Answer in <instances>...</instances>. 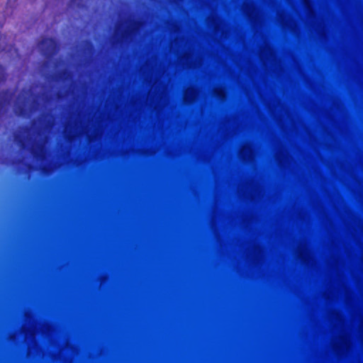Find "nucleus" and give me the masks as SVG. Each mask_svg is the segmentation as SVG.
<instances>
[{
  "label": "nucleus",
  "instance_id": "2",
  "mask_svg": "<svg viewBox=\"0 0 363 363\" xmlns=\"http://www.w3.org/2000/svg\"><path fill=\"white\" fill-rule=\"evenodd\" d=\"M35 162V165L40 167H50L52 164L54 160H33Z\"/></svg>",
  "mask_w": 363,
  "mask_h": 363
},
{
  "label": "nucleus",
  "instance_id": "4",
  "mask_svg": "<svg viewBox=\"0 0 363 363\" xmlns=\"http://www.w3.org/2000/svg\"><path fill=\"white\" fill-rule=\"evenodd\" d=\"M219 96L221 98H224L225 96V94H224V91L223 90H220V92H219Z\"/></svg>",
  "mask_w": 363,
  "mask_h": 363
},
{
  "label": "nucleus",
  "instance_id": "5",
  "mask_svg": "<svg viewBox=\"0 0 363 363\" xmlns=\"http://www.w3.org/2000/svg\"><path fill=\"white\" fill-rule=\"evenodd\" d=\"M344 343L347 346V342L346 340H343Z\"/></svg>",
  "mask_w": 363,
  "mask_h": 363
},
{
  "label": "nucleus",
  "instance_id": "6",
  "mask_svg": "<svg viewBox=\"0 0 363 363\" xmlns=\"http://www.w3.org/2000/svg\"><path fill=\"white\" fill-rule=\"evenodd\" d=\"M31 335L33 337H34V330L32 331Z\"/></svg>",
  "mask_w": 363,
  "mask_h": 363
},
{
  "label": "nucleus",
  "instance_id": "3",
  "mask_svg": "<svg viewBox=\"0 0 363 363\" xmlns=\"http://www.w3.org/2000/svg\"><path fill=\"white\" fill-rule=\"evenodd\" d=\"M16 0H8L7 4L9 6L12 7L13 4L16 2Z\"/></svg>",
  "mask_w": 363,
  "mask_h": 363
},
{
  "label": "nucleus",
  "instance_id": "1",
  "mask_svg": "<svg viewBox=\"0 0 363 363\" xmlns=\"http://www.w3.org/2000/svg\"><path fill=\"white\" fill-rule=\"evenodd\" d=\"M196 97V91L193 88H189L186 90L184 100L187 102L193 101Z\"/></svg>",
  "mask_w": 363,
  "mask_h": 363
}]
</instances>
